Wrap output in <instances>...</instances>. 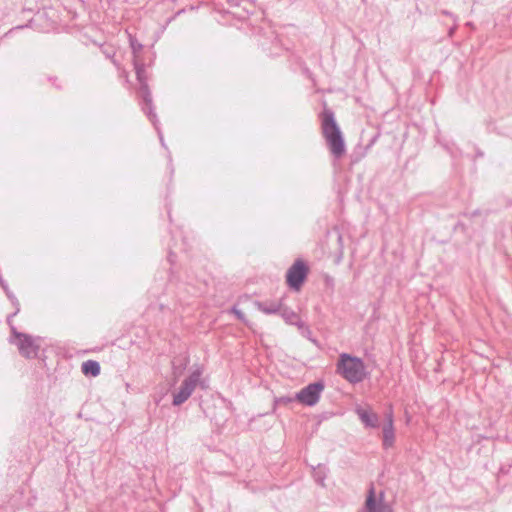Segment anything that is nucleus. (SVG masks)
<instances>
[{"label": "nucleus", "instance_id": "26", "mask_svg": "<svg viewBox=\"0 0 512 512\" xmlns=\"http://www.w3.org/2000/svg\"><path fill=\"white\" fill-rule=\"evenodd\" d=\"M338 241H339V242H341V241H342V236H341V235H339V236H338Z\"/></svg>", "mask_w": 512, "mask_h": 512}, {"label": "nucleus", "instance_id": "20", "mask_svg": "<svg viewBox=\"0 0 512 512\" xmlns=\"http://www.w3.org/2000/svg\"><path fill=\"white\" fill-rule=\"evenodd\" d=\"M315 479L319 484L323 485L324 477L320 476V473L315 474Z\"/></svg>", "mask_w": 512, "mask_h": 512}, {"label": "nucleus", "instance_id": "8", "mask_svg": "<svg viewBox=\"0 0 512 512\" xmlns=\"http://www.w3.org/2000/svg\"><path fill=\"white\" fill-rule=\"evenodd\" d=\"M385 492L381 491L377 497L375 487L373 484L370 485L366 500H365V511L366 512H393L392 508L384 501Z\"/></svg>", "mask_w": 512, "mask_h": 512}, {"label": "nucleus", "instance_id": "24", "mask_svg": "<svg viewBox=\"0 0 512 512\" xmlns=\"http://www.w3.org/2000/svg\"><path fill=\"white\" fill-rule=\"evenodd\" d=\"M444 147H445V149H446L447 151H449V152H450V148L448 147V145H447V144H444Z\"/></svg>", "mask_w": 512, "mask_h": 512}, {"label": "nucleus", "instance_id": "21", "mask_svg": "<svg viewBox=\"0 0 512 512\" xmlns=\"http://www.w3.org/2000/svg\"><path fill=\"white\" fill-rule=\"evenodd\" d=\"M174 258H175V255L172 251L169 252V255H168V261L173 264L174 263Z\"/></svg>", "mask_w": 512, "mask_h": 512}, {"label": "nucleus", "instance_id": "11", "mask_svg": "<svg viewBox=\"0 0 512 512\" xmlns=\"http://www.w3.org/2000/svg\"><path fill=\"white\" fill-rule=\"evenodd\" d=\"M355 412L361 422L367 428H377L379 426V417L376 413L357 406Z\"/></svg>", "mask_w": 512, "mask_h": 512}, {"label": "nucleus", "instance_id": "23", "mask_svg": "<svg viewBox=\"0 0 512 512\" xmlns=\"http://www.w3.org/2000/svg\"><path fill=\"white\" fill-rule=\"evenodd\" d=\"M168 217H169L170 222H172L170 208H168Z\"/></svg>", "mask_w": 512, "mask_h": 512}, {"label": "nucleus", "instance_id": "2", "mask_svg": "<svg viewBox=\"0 0 512 512\" xmlns=\"http://www.w3.org/2000/svg\"><path fill=\"white\" fill-rule=\"evenodd\" d=\"M322 133L331 154L339 159L345 152V142L332 110L324 109L321 114Z\"/></svg>", "mask_w": 512, "mask_h": 512}, {"label": "nucleus", "instance_id": "14", "mask_svg": "<svg viewBox=\"0 0 512 512\" xmlns=\"http://www.w3.org/2000/svg\"><path fill=\"white\" fill-rule=\"evenodd\" d=\"M4 292L7 298L10 300L11 304L15 307L14 313L7 317V323L10 324V322H12L11 319L20 311V303L17 297L14 295V293L9 289V287L7 288V290H4Z\"/></svg>", "mask_w": 512, "mask_h": 512}, {"label": "nucleus", "instance_id": "4", "mask_svg": "<svg viewBox=\"0 0 512 512\" xmlns=\"http://www.w3.org/2000/svg\"><path fill=\"white\" fill-rule=\"evenodd\" d=\"M9 326L11 330L9 343L17 347L20 355L26 359L38 357L41 338L18 331L12 322H10Z\"/></svg>", "mask_w": 512, "mask_h": 512}, {"label": "nucleus", "instance_id": "16", "mask_svg": "<svg viewBox=\"0 0 512 512\" xmlns=\"http://www.w3.org/2000/svg\"><path fill=\"white\" fill-rule=\"evenodd\" d=\"M296 399H295V396L294 397H291V396H282L280 398L277 399V403L278 404H281V405H289L291 404L292 402H294Z\"/></svg>", "mask_w": 512, "mask_h": 512}, {"label": "nucleus", "instance_id": "17", "mask_svg": "<svg viewBox=\"0 0 512 512\" xmlns=\"http://www.w3.org/2000/svg\"><path fill=\"white\" fill-rule=\"evenodd\" d=\"M232 312L235 314L238 320L245 321V314L239 310L236 306L232 307Z\"/></svg>", "mask_w": 512, "mask_h": 512}, {"label": "nucleus", "instance_id": "7", "mask_svg": "<svg viewBox=\"0 0 512 512\" xmlns=\"http://www.w3.org/2000/svg\"><path fill=\"white\" fill-rule=\"evenodd\" d=\"M324 388L325 383L323 380L309 383L295 394V399L303 405L310 407L315 406L319 402Z\"/></svg>", "mask_w": 512, "mask_h": 512}, {"label": "nucleus", "instance_id": "10", "mask_svg": "<svg viewBox=\"0 0 512 512\" xmlns=\"http://www.w3.org/2000/svg\"><path fill=\"white\" fill-rule=\"evenodd\" d=\"M278 315H280L286 323L295 325L298 329H305L306 332H309V327L299 318L296 312L288 307L283 305Z\"/></svg>", "mask_w": 512, "mask_h": 512}, {"label": "nucleus", "instance_id": "6", "mask_svg": "<svg viewBox=\"0 0 512 512\" xmlns=\"http://www.w3.org/2000/svg\"><path fill=\"white\" fill-rule=\"evenodd\" d=\"M309 274V267L302 259H296L286 272V283L293 291H300Z\"/></svg>", "mask_w": 512, "mask_h": 512}, {"label": "nucleus", "instance_id": "18", "mask_svg": "<svg viewBox=\"0 0 512 512\" xmlns=\"http://www.w3.org/2000/svg\"><path fill=\"white\" fill-rule=\"evenodd\" d=\"M48 80L55 86L57 89H62V82L57 77H49Z\"/></svg>", "mask_w": 512, "mask_h": 512}, {"label": "nucleus", "instance_id": "15", "mask_svg": "<svg viewBox=\"0 0 512 512\" xmlns=\"http://www.w3.org/2000/svg\"><path fill=\"white\" fill-rule=\"evenodd\" d=\"M187 366V360L177 364L175 361L172 362V373H173V384H176L180 376L183 374Z\"/></svg>", "mask_w": 512, "mask_h": 512}, {"label": "nucleus", "instance_id": "13", "mask_svg": "<svg viewBox=\"0 0 512 512\" xmlns=\"http://www.w3.org/2000/svg\"><path fill=\"white\" fill-rule=\"evenodd\" d=\"M81 371L85 376L96 377L100 374L101 367L99 362L95 360H87L82 363Z\"/></svg>", "mask_w": 512, "mask_h": 512}, {"label": "nucleus", "instance_id": "19", "mask_svg": "<svg viewBox=\"0 0 512 512\" xmlns=\"http://www.w3.org/2000/svg\"><path fill=\"white\" fill-rule=\"evenodd\" d=\"M32 23H33V20H29L28 23L24 24V25H18L16 26L15 28H13L11 31L13 30H22V29H25V28H30L32 27Z\"/></svg>", "mask_w": 512, "mask_h": 512}, {"label": "nucleus", "instance_id": "25", "mask_svg": "<svg viewBox=\"0 0 512 512\" xmlns=\"http://www.w3.org/2000/svg\"><path fill=\"white\" fill-rule=\"evenodd\" d=\"M512 472V465L510 466V468L506 471V473H510Z\"/></svg>", "mask_w": 512, "mask_h": 512}, {"label": "nucleus", "instance_id": "12", "mask_svg": "<svg viewBox=\"0 0 512 512\" xmlns=\"http://www.w3.org/2000/svg\"><path fill=\"white\" fill-rule=\"evenodd\" d=\"M256 306L259 311H261L265 314L271 315V314H279L283 304L281 302H276V301H270V302L258 301V302H256Z\"/></svg>", "mask_w": 512, "mask_h": 512}, {"label": "nucleus", "instance_id": "22", "mask_svg": "<svg viewBox=\"0 0 512 512\" xmlns=\"http://www.w3.org/2000/svg\"><path fill=\"white\" fill-rule=\"evenodd\" d=\"M301 334L305 337H309V335L311 334V330L309 329V332H306L305 329H299Z\"/></svg>", "mask_w": 512, "mask_h": 512}, {"label": "nucleus", "instance_id": "5", "mask_svg": "<svg viewBox=\"0 0 512 512\" xmlns=\"http://www.w3.org/2000/svg\"><path fill=\"white\" fill-rule=\"evenodd\" d=\"M203 372L202 366H194L189 375L182 381L179 389L173 394V406H180L185 403L190 398L197 385H201L204 388L202 381Z\"/></svg>", "mask_w": 512, "mask_h": 512}, {"label": "nucleus", "instance_id": "3", "mask_svg": "<svg viewBox=\"0 0 512 512\" xmlns=\"http://www.w3.org/2000/svg\"><path fill=\"white\" fill-rule=\"evenodd\" d=\"M336 371L346 381L352 384L362 382L368 375L364 361L348 353H341L339 355Z\"/></svg>", "mask_w": 512, "mask_h": 512}, {"label": "nucleus", "instance_id": "9", "mask_svg": "<svg viewBox=\"0 0 512 512\" xmlns=\"http://www.w3.org/2000/svg\"><path fill=\"white\" fill-rule=\"evenodd\" d=\"M386 423L383 426L382 433V444L385 449L390 448L393 446L395 441V433H394V416L393 411L390 409L385 414Z\"/></svg>", "mask_w": 512, "mask_h": 512}, {"label": "nucleus", "instance_id": "1", "mask_svg": "<svg viewBox=\"0 0 512 512\" xmlns=\"http://www.w3.org/2000/svg\"><path fill=\"white\" fill-rule=\"evenodd\" d=\"M129 45L133 54V65L136 73V78L139 84L137 89V96L140 100L141 109L148 119L153 124L157 131L161 145L165 147L164 138L159 128V121L154 111L152 95L148 86L145 65L139 60L138 54L141 52L143 45L131 34H129Z\"/></svg>", "mask_w": 512, "mask_h": 512}]
</instances>
